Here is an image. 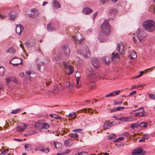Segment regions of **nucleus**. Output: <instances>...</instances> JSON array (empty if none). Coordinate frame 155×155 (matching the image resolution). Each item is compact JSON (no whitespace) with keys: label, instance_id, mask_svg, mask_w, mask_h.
<instances>
[{"label":"nucleus","instance_id":"25","mask_svg":"<svg viewBox=\"0 0 155 155\" xmlns=\"http://www.w3.org/2000/svg\"><path fill=\"white\" fill-rule=\"evenodd\" d=\"M103 61H104L105 63L107 65H108L110 62V58L109 57H106L103 58Z\"/></svg>","mask_w":155,"mask_h":155},{"label":"nucleus","instance_id":"6","mask_svg":"<svg viewBox=\"0 0 155 155\" xmlns=\"http://www.w3.org/2000/svg\"><path fill=\"white\" fill-rule=\"evenodd\" d=\"M60 81L59 83V85L61 88L64 89V88L68 87H73V84L68 81L65 82L64 78L61 77L60 78Z\"/></svg>","mask_w":155,"mask_h":155},{"label":"nucleus","instance_id":"3","mask_svg":"<svg viewBox=\"0 0 155 155\" xmlns=\"http://www.w3.org/2000/svg\"><path fill=\"white\" fill-rule=\"evenodd\" d=\"M77 52L78 54H80L86 58H88L90 57L89 50L86 46H84L81 49H78Z\"/></svg>","mask_w":155,"mask_h":155},{"label":"nucleus","instance_id":"36","mask_svg":"<svg viewBox=\"0 0 155 155\" xmlns=\"http://www.w3.org/2000/svg\"><path fill=\"white\" fill-rule=\"evenodd\" d=\"M39 150L45 153H48L49 152V149L48 147H47L46 149H39Z\"/></svg>","mask_w":155,"mask_h":155},{"label":"nucleus","instance_id":"49","mask_svg":"<svg viewBox=\"0 0 155 155\" xmlns=\"http://www.w3.org/2000/svg\"><path fill=\"white\" fill-rule=\"evenodd\" d=\"M138 126H139V124H138L137 123L133 124L131 125V127L132 128L137 127Z\"/></svg>","mask_w":155,"mask_h":155},{"label":"nucleus","instance_id":"7","mask_svg":"<svg viewBox=\"0 0 155 155\" xmlns=\"http://www.w3.org/2000/svg\"><path fill=\"white\" fill-rule=\"evenodd\" d=\"M64 69L68 75H70L73 73L74 71V67L69 64L64 63Z\"/></svg>","mask_w":155,"mask_h":155},{"label":"nucleus","instance_id":"2","mask_svg":"<svg viewBox=\"0 0 155 155\" xmlns=\"http://www.w3.org/2000/svg\"><path fill=\"white\" fill-rule=\"evenodd\" d=\"M144 28L148 32H152L155 30V22L152 20H147L143 23Z\"/></svg>","mask_w":155,"mask_h":155},{"label":"nucleus","instance_id":"33","mask_svg":"<svg viewBox=\"0 0 155 155\" xmlns=\"http://www.w3.org/2000/svg\"><path fill=\"white\" fill-rule=\"evenodd\" d=\"M119 120H121L122 121L124 122V121H129V119L128 117H121L120 118H119L118 119Z\"/></svg>","mask_w":155,"mask_h":155},{"label":"nucleus","instance_id":"52","mask_svg":"<svg viewBox=\"0 0 155 155\" xmlns=\"http://www.w3.org/2000/svg\"><path fill=\"white\" fill-rule=\"evenodd\" d=\"M75 115V113H73V114H69V116L70 117H76V116H74Z\"/></svg>","mask_w":155,"mask_h":155},{"label":"nucleus","instance_id":"37","mask_svg":"<svg viewBox=\"0 0 155 155\" xmlns=\"http://www.w3.org/2000/svg\"><path fill=\"white\" fill-rule=\"evenodd\" d=\"M124 138L123 137H120L118 138L117 139L114 141V142H118L121 140H123Z\"/></svg>","mask_w":155,"mask_h":155},{"label":"nucleus","instance_id":"27","mask_svg":"<svg viewBox=\"0 0 155 155\" xmlns=\"http://www.w3.org/2000/svg\"><path fill=\"white\" fill-rule=\"evenodd\" d=\"M15 51V50L12 47L9 48L7 51V52H9L10 53H12L13 54H14Z\"/></svg>","mask_w":155,"mask_h":155},{"label":"nucleus","instance_id":"61","mask_svg":"<svg viewBox=\"0 0 155 155\" xmlns=\"http://www.w3.org/2000/svg\"><path fill=\"white\" fill-rule=\"evenodd\" d=\"M122 103V101L121 102H117L115 101H114V104L115 105H118V104H121Z\"/></svg>","mask_w":155,"mask_h":155},{"label":"nucleus","instance_id":"5","mask_svg":"<svg viewBox=\"0 0 155 155\" xmlns=\"http://www.w3.org/2000/svg\"><path fill=\"white\" fill-rule=\"evenodd\" d=\"M146 153V152L141 147H137L131 152L132 155H145Z\"/></svg>","mask_w":155,"mask_h":155},{"label":"nucleus","instance_id":"60","mask_svg":"<svg viewBox=\"0 0 155 155\" xmlns=\"http://www.w3.org/2000/svg\"><path fill=\"white\" fill-rule=\"evenodd\" d=\"M0 17L2 19H5L6 17L4 15H2V14H0Z\"/></svg>","mask_w":155,"mask_h":155},{"label":"nucleus","instance_id":"1","mask_svg":"<svg viewBox=\"0 0 155 155\" xmlns=\"http://www.w3.org/2000/svg\"><path fill=\"white\" fill-rule=\"evenodd\" d=\"M110 26L107 21H105L101 26V31L98 35V38L101 40V39L103 38L104 35H106L110 34Z\"/></svg>","mask_w":155,"mask_h":155},{"label":"nucleus","instance_id":"14","mask_svg":"<svg viewBox=\"0 0 155 155\" xmlns=\"http://www.w3.org/2000/svg\"><path fill=\"white\" fill-rule=\"evenodd\" d=\"M74 143V141L71 139L66 140L64 142V146L67 147H70Z\"/></svg>","mask_w":155,"mask_h":155},{"label":"nucleus","instance_id":"55","mask_svg":"<svg viewBox=\"0 0 155 155\" xmlns=\"http://www.w3.org/2000/svg\"><path fill=\"white\" fill-rule=\"evenodd\" d=\"M136 93V91H133L131 92V93L128 95V96H131L132 95H133V94Z\"/></svg>","mask_w":155,"mask_h":155},{"label":"nucleus","instance_id":"34","mask_svg":"<svg viewBox=\"0 0 155 155\" xmlns=\"http://www.w3.org/2000/svg\"><path fill=\"white\" fill-rule=\"evenodd\" d=\"M21 111V109L20 108H18L16 110H12L11 112V114H16L20 112Z\"/></svg>","mask_w":155,"mask_h":155},{"label":"nucleus","instance_id":"45","mask_svg":"<svg viewBox=\"0 0 155 155\" xmlns=\"http://www.w3.org/2000/svg\"><path fill=\"white\" fill-rule=\"evenodd\" d=\"M11 80L13 82L15 83H16L17 82V80L15 77H11Z\"/></svg>","mask_w":155,"mask_h":155},{"label":"nucleus","instance_id":"57","mask_svg":"<svg viewBox=\"0 0 155 155\" xmlns=\"http://www.w3.org/2000/svg\"><path fill=\"white\" fill-rule=\"evenodd\" d=\"M117 109V108L116 107H115V108H113L112 109L110 110V112L111 113H112L113 112L117 111V109Z\"/></svg>","mask_w":155,"mask_h":155},{"label":"nucleus","instance_id":"41","mask_svg":"<svg viewBox=\"0 0 155 155\" xmlns=\"http://www.w3.org/2000/svg\"><path fill=\"white\" fill-rule=\"evenodd\" d=\"M84 42V38H83L82 39H80L78 40V43L79 44L81 45Z\"/></svg>","mask_w":155,"mask_h":155},{"label":"nucleus","instance_id":"19","mask_svg":"<svg viewBox=\"0 0 155 155\" xmlns=\"http://www.w3.org/2000/svg\"><path fill=\"white\" fill-rule=\"evenodd\" d=\"M8 15L11 19H14L17 17V14L14 11H11L9 13Z\"/></svg>","mask_w":155,"mask_h":155},{"label":"nucleus","instance_id":"10","mask_svg":"<svg viewBox=\"0 0 155 155\" xmlns=\"http://www.w3.org/2000/svg\"><path fill=\"white\" fill-rule=\"evenodd\" d=\"M122 44H123L121 42L118 44L116 48L117 50L122 55L125 54V48Z\"/></svg>","mask_w":155,"mask_h":155},{"label":"nucleus","instance_id":"23","mask_svg":"<svg viewBox=\"0 0 155 155\" xmlns=\"http://www.w3.org/2000/svg\"><path fill=\"white\" fill-rule=\"evenodd\" d=\"M134 115L136 117H143L145 116V113L144 112H140L136 113L134 114Z\"/></svg>","mask_w":155,"mask_h":155},{"label":"nucleus","instance_id":"31","mask_svg":"<svg viewBox=\"0 0 155 155\" xmlns=\"http://www.w3.org/2000/svg\"><path fill=\"white\" fill-rule=\"evenodd\" d=\"M61 58L62 57L61 56L59 55H56V56H55L54 57V58H53V60L58 61H60Z\"/></svg>","mask_w":155,"mask_h":155},{"label":"nucleus","instance_id":"48","mask_svg":"<svg viewBox=\"0 0 155 155\" xmlns=\"http://www.w3.org/2000/svg\"><path fill=\"white\" fill-rule=\"evenodd\" d=\"M31 147V145L29 144H26L25 145V148L26 150H27V149Z\"/></svg>","mask_w":155,"mask_h":155},{"label":"nucleus","instance_id":"4","mask_svg":"<svg viewBox=\"0 0 155 155\" xmlns=\"http://www.w3.org/2000/svg\"><path fill=\"white\" fill-rule=\"evenodd\" d=\"M137 37L139 41L141 43L144 42L147 36L146 33L140 28L138 29L137 31Z\"/></svg>","mask_w":155,"mask_h":155},{"label":"nucleus","instance_id":"26","mask_svg":"<svg viewBox=\"0 0 155 155\" xmlns=\"http://www.w3.org/2000/svg\"><path fill=\"white\" fill-rule=\"evenodd\" d=\"M75 77L76 78V81L78 84L79 78L81 77L79 72L78 71L76 72Z\"/></svg>","mask_w":155,"mask_h":155},{"label":"nucleus","instance_id":"35","mask_svg":"<svg viewBox=\"0 0 155 155\" xmlns=\"http://www.w3.org/2000/svg\"><path fill=\"white\" fill-rule=\"evenodd\" d=\"M46 84L48 86L51 82V81L50 78H48L45 79Z\"/></svg>","mask_w":155,"mask_h":155},{"label":"nucleus","instance_id":"30","mask_svg":"<svg viewBox=\"0 0 155 155\" xmlns=\"http://www.w3.org/2000/svg\"><path fill=\"white\" fill-rule=\"evenodd\" d=\"M148 125V123L147 122H142L139 124V126L141 127H147Z\"/></svg>","mask_w":155,"mask_h":155},{"label":"nucleus","instance_id":"13","mask_svg":"<svg viewBox=\"0 0 155 155\" xmlns=\"http://www.w3.org/2000/svg\"><path fill=\"white\" fill-rule=\"evenodd\" d=\"M23 29L22 25L21 24L16 25V32L17 34L19 36L21 34L22 30Z\"/></svg>","mask_w":155,"mask_h":155},{"label":"nucleus","instance_id":"12","mask_svg":"<svg viewBox=\"0 0 155 155\" xmlns=\"http://www.w3.org/2000/svg\"><path fill=\"white\" fill-rule=\"evenodd\" d=\"M39 14V11L36 8L32 9L31 13L29 14L31 18H35L38 16Z\"/></svg>","mask_w":155,"mask_h":155},{"label":"nucleus","instance_id":"47","mask_svg":"<svg viewBox=\"0 0 155 155\" xmlns=\"http://www.w3.org/2000/svg\"><path fill=\"white\" fill-rule=\"evenodd\" d=\"M21 128H24V130L25 129V128L26 127V125L24 123H22L20 124L19 125Z\"/></svg>","mask_w":155,"mask_h":155},{"label":"nucleus","instance_id":"38","mask_svg":"<svg viewBox=\"0 0 155 155\" xmlns=\"http://www.w3.org/2000/svg\"><path fill=\"white\" fill-rule=\"evenodd\" d=\"M54 144L55 147L57 149L61 145L60 143L56 142H54Z\"/></svg>","mask_w":155,"mask_h":155},{"label":"nucleus","instance_id":"42","mask_svg":"<svg viewBox=\"0 0 155 155\" xmlns=\"http://www.w3.org/2000/svg\"><path fill=\"white\" fill-rule=\"evenodd\" d=\"M120 92V91L119 90H117L114 91L113 92V93L114 95V96L116 95H118Z\"/></svg>","mask_w":155,"mask_h":155},{"label":"nucleus","instance_id":"58","mask_svg":"<svg viewBox=\"0 0 155 155\" xmlns=\"http://www.w3.org/2000/svg\"><path fill=\"white\" fill-rule=\"evenodd\" d=\"M97 12H95L94 13L93 15V18L94 19L95 18H96L97 15Z\"/></svg>","mask_w":155,"mask_h":155},{"label":"nucleus","instance_id":"24","mask_svg":"<svg viewBox=\"0 0 155 155\" xmlns=\"http://www.w3.org/2000/svg\"><path fill=\"white\" fill-rule=\"evenodd\" d=\"M47 29L48 30L51 31L53 30H54L55 28L53 27L51 24H49L47 25Z\"/></svg>","mask_w":155,"mask_h":155},{"label":"nucleus","instance_id":"39","mask_svg":"<svg viewBox=\"0 0 155 155\" xmlns=\"http://www.w3.org/2000/svg\"><path fill=\"white\" fill-rule=\"evenodd\" d=\"M25 45L26 46L31 45V46H33L34 45V43H32L31 42H29L28 41L25 42Z\"/></svg>","mask_w":155,"mask_h":155},{"label":"nucleus","instance_id":"28","mask_svg":"<svg viewBox=\"0 0 155 155\" xmlns=\"http://www.w3.org/2000/svg\"><path fill=\"white\" fill-rule=\"evenodd\" d=\"M49 124L47 123H45L43 124L41 128L42 129H47L49 128Z\"/></svg>","mask_w":155,"mask_h":155},{"label":"nucleus","instance_id":"11","mask_svg":"<svg viewBox=\"0 0 155 155\" xmlns=\"http://www.w3.org/2000/svg\"><path fill=\"white\" fill-rule=\"evenodd\" d=\"M91 62L92 65L95 68H98L100 66V63L97 59L92 58Z\"/></svg>","mask_w":155,"mask_h":155},{"label":"nucleus","instance_id":"54","mask_svg":"<svg viewBox=\"0 0 155 155\" xmlns=\"http://www.w3.org/2000/svg\"><path fill=\"white\" fill-rule=\"evenodd\" d=\"M71 152V150L69 149L66 150L64 152L65 153L68 154L69 153Z\"/></svg>","mask_w":155,"mask_h":155},{"label":"nucleus","instance_id":"32","mask_svg":"<svg viewBox=\"0 0 155 155\" xmlns=\"http://www.w3.org/2000/svg\"><path fill=\"white\" fill-rule=\"evenodd\" d=\"M69 137H73L74 138L76 137V138H78V135L77 133H72L70 134L69 135Z\"/></svg>","mask_w":155,"mask_h":155},{"label":"nucleus","instance_id":"40","mask_svg":"<svg viewBox=\"0 0 155 155\" xmlns=\"http://www.w3.org/2000/svg\"><path fill=\"white\" fill-rule=\"evenodd\" d=\"M149 97L150 99L154 100L155 98V94H149Z\"/></svg>","mask_w":155,"mask_h":155},{"label":"nucleus","instance_id":"9","mask_svg":"<svg viewBox=\"0 0 155 155\" xmlns=\"http://www.w3.org/2000/svg\"><path fill=\"white\" fill-rule=\"evenodd\" d=\"M22 60L18 58H15L12 59L10 61V63L13 65L17 66L22 63Z\"/></svg>","mask_w":155,"mask_h":155},{"label":"nucleus","instance_id":"20","mask_svg":"<svg viewBox=\"0 0 155 155\" xmlns=\"http://www.w3.org/2000/svg\"><path fill=\"white\" fill-rule=\"evenodd\" d=\"M117 13V10L116 9L114 8L110 10L109 14V15H112L114 18L115 15Z\"/></svg>","mask_w":155,"mask_h":155},{"label":"nucleus","instance_id":"18","mask_svg":"<svg viewBox=\"0 0 155 155\" xmlns=\"http://www.w3.org/2000/svg\"><path fill=\"white\" fill-rule=\"evenodd\" d=\"M111 59L112 60L114 59H117L119 61H120V56L118 54V53L115 51L113 52L112 54V57Z\"/></svg>","mask_w":155,"mask_h":155},{"label":"nucleus","instance_id":"17","mask_svg":"<svg viewBox=\"0 0 155 155\" xmlns=\"http://www.w3.org/2000/svg\"><path fill=\"white\" fill-rule=\"evenodd\" d=\"M83 13L85 14H89L93 12V11L89 8H84L83 10Z\"/></svg>","mask_w":155,"mask_h":155},{"label":"nucleus","instance_id":"50","mask_svg":"<svg viewBox=\"0 0 155 155\" xmlns=\"http://www.w3.org/2000/svg\"><path fill=\"white\" fill-rule=\"evenodd\" d=\"M11 77H9L6 79V82L8 83L11 81Z\"/></svg>","mask_w":155,"mask_h":155},{"label":"nucleus","instance_id":"63","mask_svg":"<svg viewBox=\"0 0 155 155\" xmlns=\"http://www.w3.org/2000/svg\"><path fill=\"white\" fill-rule=\"evenodd\" d=\"M144 107H140V108H138V109H136V110H134V111H136L137 110H140V109H142V110H143H143H144Z\"/></svg>","mask_w":155,"mask_h":155},{"label":"nucleus","instance_id":"64","mask_svg":"<svg viewBox=\"0 0 155 155\" xmlns=\"http://www.w3.org/2000/svg\"><path fill=\"white\" fill-rule=\"evenodd\" d=\"M19 76L21 77H23L24 76V74L23 72H21L19 74Z\"/></svg>","mask_w":155,"mask_h":155},{"label":"nucleus","instance_id":"21","mask_svg":"<svg viewBox=\"0 0 155 155\" xmlns=\"http://www.w3.org/2000/svg\"><path fill=\"white\" fill-rule=\"evenodd\" d=\"M52 3L55 8H60L61 6L58 2L56 0H53L52 1Z\"/></svg>","mask_w":155,"mask_h":155},{"label":"nucleus","instance_id":"62","mask_svg":"<svg viewBox=\"0 0 155 155\" xmlns=\"http://www.w3.org/2000/svg\"><path fill=\"white\" fill-rule=\"evenodd\" d=\"M107 1V0H101V2L102 4H104Z\"/></svg>","mask_w":155,"mask_h":155},{"label":"nucleus","instance_id":"15","mask_svg":"<svg viewBox=\"0 0 155 155\" xmlns=\"http://www.w3.org/2000/svg\"><path fill=\"white\" fill-rule=\"evenodd\" d=\"M128 56L130 58H135L137 57V53L133 50L128 52Z\"/></svg>","mask_w":155,"mask_h":155},{"label":"nucleus","instance_id":"51","mask_svg":"<svg viewBox=\"0 0 155 155\" xmlns=\"http://www.w3.org/2000/svg\"><path fill=\"white\" fill-rule=\"evenodd\" d=\"M114 96L113 92H111L109 94H108L105 95L106 97H110Z\"/></svg>","mask_w":155,"mask_h":155},{"label":"nucleus","instance_id":"59","mask_svg":"<svg viewBox=\"0 0 155 155\" xmlns=\"http://www.w3.org/2000/svg\"><path fill=\"white\" fill-rule=\"evenodd\" d=\"M123 135L127 137L129 135V134L127 132H125L123 133Z\"/></svg>","mask_w":155,"mask_h":155},{"label":"nucleus","instance_id":"53","mask_svg":"<svg viewBox=\"0 0 155 155\" xmlns=\"http://www.w3.org/2000/svg\"><path fill=\"white\" fill-rule=\"evenodd\" d=\"M8 149H5L1 153V154H2L3 155L7 153L8 152Z\"/></svg>","mask_w":155,"mask_h":155},{"label":"nucleus","instance_id":"16","mask_svg":"<svg viewBox=\"0 0 155 155\" xmlns=\"http://www.w3.org/2000/svg\"><path fill=\"white\" fill-rule=\"evenodd\" d=\"M113 122H111L110 123H105L103 124V127L104 129H108L113 125Z\"/></svg>","mask_w":155,"mask_h":155},{"label":"nucleus","instance_id":"43","mask_svg":"<svg viewBox=\"0 0 155 155\" xmlns=\"http://www.w3.org/2000/svg\"><path fill=\"white\" fill-rule=\"evenodd\" d=\"M116 137V135L114 134H112L111 135H110L108 136L109 139L115 138Z\"/></svg>","mask_w":155,"mask_h":155},{"label":"nucleus","instance_id":"8","mask_svg":"<svg viewBox=\"0 0 155 155\" xmlns=\"http://www.w3.org/2000/svg\"><path fill=\"white\" fill-rule=\"evenodd\" d=\"M61 50L65 55L67 56L70 54V50L68 45H63Z\"/></svg>","mask_w":155,"mask_h":155},{"label":"nucleus","instance_id":"29","mask_svg":"<svg viewBox=\"0 0 155 155\" xmlns=\"http://www.w3.org/2000/svg\"><path fill=\"white\" fill-rule=\"evenodd\" d=\"M97 77L96 74L94 72H90V74L89 75V78H94Z\"/></svg>","mask_w":155,"mask_h":155},{"label":"nucleus","instance_id":"44","mask_svg":"<svg viewBox=\"0 0 155 155\" xmlns=\"http://www.w3.org/2000/svg\"><path fill=\"white\" fill-rule=\"evenodd\" d=\"M16 127L17 128V130L19 131L24 130V128H21V127L20 126H18Z\"/></svg>","mask_w":155,"mask_h":155},{"label":"nucleus","instance_id":"22","mask_svg":"<svg viewBox=\"0 0 155 155\" xmlns=\"http://www.w3.org/2000/svg\"><path fill=\"white\" fill-rule=\"evenodd\" d=\"M96 82L93 81H91L89 83L88 86L91 88H94L96 86Z\"/></svg>","mask_w":155,"mask_h":155},{"label":"nucleus","instance_id":"56","mask_svg":"<svg viewBox=\"0 0 155 155\" xmlns=\"http://www.w3.org/2000/svg\"><path fill=\"white\" fill-rule=\"evenodd\" d=\"M25 74L28 76H29L31 75V73L30 71H25Z\"/></svg>","mask_w":155,"mask_h":155},{"label":"nucleus","instance_id":"46","mask_svg":"<svg viewBox=\"0 0 155 155\" xmlns=\"http://www.w3.org/2000/svg\"><path fill=\"white\" fill-rule=\"evenodd\" d=\"M82 131V130L81 129H77L74 130H73V131L81 133Z\"/></svg>","mask_w":155,"mask_h":155}]
</instances>
